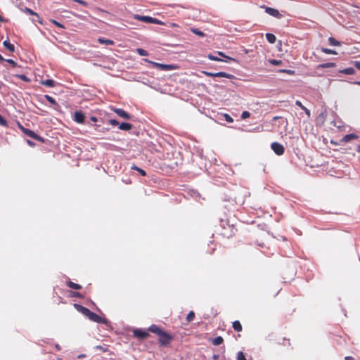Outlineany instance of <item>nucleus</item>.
I'll use <instances>...</instances> for the list:
<instances>
[{
    "label": "nucleus",
    "instance_id": "1",
    "mask_svg": "<svg viewBox=\"0 0 360 360\" xmlns=\"http://www.w3.org/2000/svg\"><path fill=\"white\" fill-rule=\"evenodd\" d=\"M148 330L159 336L158 342L162 346L168 345L173 340L172 335L165 331L157 325H151L148 328Z\"/></svg>",
    "mask_w": 360,
    "mask_h": 360
},
{
    "label": "nucleus",
    "instance_id": "2",
    "mask_svg": "<svg viewBox=\"0 0 360 360\" xmlns=\"http://www.w3.org/2000/svg\"><path fill=\"white\" fill-rule=\"evenodd\" d=\"M135 19H136L139 21H141V22H146V23H152V24H156V25H165V23L164 22H162L157 18H152L150 16L136 15H135Z\"/></svg>",
    "mask_w": 360,
    "mask_h": 360
},
{
    "label": "nucleus",
    "instance_id": "3",
    "mask_svg": "<svg viewBox=\"0 0 360 360\" xmlns=\"http://www.w3.org/2000/svg\"><path fill=\"white\" fill-rule=\"evenodd\" d=\"M203 73L208 77H225L228 79H232L234 77L233 75L226 73L225 72H210L204 71Z\"/></svg>",
    "mask_w": 360,
    "mask_h": 360
},
{
    "label": "nucleus",
    "instance_id": "4",
    "mask_svg": "<svg viewBox=\"0 0 360 360\" xmlns=\"http://www.w3.org/2000/svg\"><path fill=\"white\" fill-rule=\"evenodd\" d=\"M133 335L139 340H145L150 336V334L146 330L141 329H134L133 330Z\"/></svg>",
    "mask_w": 360,
    "mask_h": 360
},
{
    "label": "nucleus",
    "instance_id": "5",
    "mask_svg": "<svg viewBox=\"0 0 360 360\" xmlns=\"http://www.w3.org/2000/svg\"><path fill=\"white\" fill-rule=\"evenodd\" d=\"M262 8H264L265 9V12L273 17H275L276 18H281L283 16L278 11V10L276 8L267 7L265 6H262Z\"/></svg>",
    "mask_w": 360,
    "mask_h": 360
},
{
    "label": "nucleus",
    "instance_id": "6",
    "mask_svg": "<svg viewBox=\"0 0 360 360\" xmlns=\"http://www.w3.org/2000/svg\"><path fill=\"white\" fill-rule=\"evenodd\" d=\"M88 318L90 320H91L94 322L98 323H105L107 322V321L105 318L100 316L99 315L96 314L94 312H92L91 311L90 314H89Z\"/></svg>",
    "mask_w": 360,
    "mask_h": 360
},
{
    "label": "nucleus",
    "instance_id": "7",
    "mask_svg": "<svg viewBox=\"0 0 360 360\" xmlns=\"http://www.w3.org/2000/svg\"><path fill=\"white\" fill-rule=\"evenodd\" d=\"M271 148L274 150V152L278 155H281L284 153V147L279 143H272L271 145Z\"/></svg>",
    "mask_w": 360,
    "mask_h": 360
},
{
    "label": "nucleus",
    "instance_id": "8",
    "mask_svg": "<svg viewBox=\"0 0 360 360\" xmlns=\"http://www.w3.org/2000/svg\"><path fill=\"white\" fill-rule=\"evenodd\" d=\"M20 128L22 129V131L24 132V134H26L27 136H28L29 137H31L35 140L41 141H43V139L39 136L36 134L34 133V131H33L30 129H26L22 126H20Z\"/></svg>",
    "mask_w": 360,
    "mask_h": 360
},
{
    "label": "nucleus",
    "instance_id": "9",
    "mask_svg": "<svg viewBox=\"0 0 360 360\" xmlns=\"http://www.w3.org/2000/svg\"><path fill=\"white\" fill-rule=\"evenodd\" d=\"M85 116L84 114L81 111H75L73 115V120L77 123L82 124L84 122Z\"/></svg>",
    "mask_w": 360,
    "mask_h": 360
},
{
    "label": "nucleus",
    "instance_id": "10",
    "mask_svg": "<svg viewBox=\"0 0 360 360\" xmlns=\"http://www.w3.org/2000/svg\"><path fill=\"white\" fill-rule=\"evenodd\" d=\"M233 234V229L229 224H227V227L224 226L223 229L220 231V235L227 238L231 237Z\"/></svg>",
    "mask_w": 360,
    "mask_h": 360
},
{
    "label": "nucleus",
    "instance_id": "11",
    "mask_svg": "<svg viewBox=\"0 0 360 360\" xmlns=\"http://www.w3.org/2000/svg\"><path fill=\"white\" fill-rule=\"evenodd\" d=\"M113 111L120 117L125 119V120H129L131 117V115H129L128 112L124 111L123 109L121 108H114Z\"/></svg>",
    "mask_w": 360,
    "mask_h": 360
},
{
    "label": "nucleus",
    "instance_id": "12",
    "mask_svg": "<svg viewBox=\"0 0 360 360\" xmlns=\"http://www.w3.org/2000/svg\"><path fill=\"white\" fill-rule=\"evenodd\" d=\"M66 285L69 288H70L72 289H75V290H80L82 288L81 285L75 283H74V282H72V281H71L70 280L66 281Z\"/></svg>",
    "mask_w": 360,
    "mask_h": 360
},
{
    "label": "nucleus",
    "instance_id": "13",
    "mask_svg": "<svg viewBox=\"0 0 360 360\" xmlns=\"http://www.w3.org/2000/svg\"><path fill=\"white\" fill-rule=\"evenodd\" d=\"M119 129L123 131H129L132 129V125L129 123L122 122L119 124Z\"/></svg>",
    "mask_w": 360,
    "mask_h": 360
},
{
    "label": "nucleus",
    "instance_id": "14",
    "mask_svg": "<svg viewBox=\"0 0 360 360\" xmlns=\"http://www.w3.org/2000/svg\"><path fill=\"white\" fill-rule=\"evenodd\" d=\"M3 45L8 51H10L11 52H14L15 51V46H14V45L13 44H11L8 40H5L3 42Z\"/></svg>",
    "mask_w": 360,
    "mask_h": 360
},
{
    "label": "nucleus",
    "instance_id": "15",
    "mask_svg": "<svg viewBox=\"0 0 360 360\" xmlns=\"http://www.w3.org/2000/svg\"><path fill=\"white\" fill-rule=\"evenodd\" d=\"M41 84L48 87H53L55 86L56 82L53 79H46L42 80L41 82Z\"/></svg>",
    "mask_w": 360,
    "mask_h": 360
},
{
    "label": "nucleus",
    "instance_id": "16",
    "mask_svg": "<svg viewBox=\"0 0 360 360\" xmlns=\"http://www.w3.org/2000/svg\"><path fill=\"white\" fill-rule=\"evenodd\" d=\"M232 327L237 332H240L243 330V327L239 321H233Z\"/></svg>",
    "mask_w": 360,
    "mask_h": 360
},
{
    "label": "nucleus",
    "instance_id": "17",
    "mask_svg": "<svg viewBox=\"0 0 360 360\" xmlns=\"http://www.w3.org/2000/svg\"><path fill=\"white\" fill-rule=\"evenodd\" d=\"M266 40L270 43V44H274L276 42V37L274 34H271V33H266Z\"/></svg>",
    "mask_w": 360,
    "mask_h": 360
},
{
    "label": "nucleus",
    "instance_id": "18",
    "mask_svg": "<svg viewBox=\"0 0 360 360\" xmlns=\"http://www.w3.org/2000/svg\"><path fill=\"white\" fill-rule=\"evenodd\" d=\"M340 73L352 75L355 73V70L353 68H347L340 71Z\"/></svg>",
    "mask_w": 360,
    "mask_h": 360
},
{
    "label": "nucleus",
    "instance_id": "19",
    "mask_svg": "<svg viewBox=\"0 0 360 360\" xmlns=\"http://www.w3.org/2000/svg\"><path fill=\"white\" fill-rule=\"evenodd\" d=\"M98 41H99L100 44H105V45H113L114 44V41L111 39H106L101 37L98 39Z\"/></svg>",
    "mask_w": 360,
    "mask_h": 360
},
{
    "label": "nucleus",
    "instance_id": "20",
    "mask_svg": "<svg viewBox=\"0 0 360 360\" xmlns=\"http://www.w3.org/2000/svg\"><path fill=\"white\" fill-rule=\"evenodd\" d=\"M224 342V339L221 336H218V337H216L214 338L212 340V343L214 345H219L221 344H222Z\"/></svg>",
    "mask_w": 360,
    "mask_h": 360
},
{
    "label": "nucleus",
    "instance_id": "21",
    "mask_svg": "<svg viewBox=\"0 0 360 360\" xmlns=\"http://www.w3.org/2000/svg\"><path fill=\"white\" fill-rule=\"evenodd\" d=\"M357 137L358 136L356 134H347V135H345L344 136L343 140L347 142V141H351L352 139H357Z\"/></svg>",
    "mask_w": 360,
    "mask_h": 360
},
{
    "label": "nucleus",
    "instance_id": "22",
    "mask_svg": "<svg viewBox=\"0 0 360 360\" xmlns=\"http://www.w3.org/2000/svg\"><path fill=\"white\" fill-rule=\"evenodd\" d=\"M335 66V64L334 63H326L320 64L319 67L321 68H333Z\"/></svg>",
    "mask_w": 360,
    "mask_h": 360
},
{
    "label": "nucleus",
    "instance_id": "23",
    "mask_svg": "<svg viewBox=\"0 0 360 360\" xmlns=\"http://www.w3.org/2000/svg\"><path fill=\"white\" fill-rule=\"evenodd\" d=\"M174 69V66L173 65H167V64H162V68H161V70H165V71L172 70Z\"/></svg>",
    "mask_w": 360,
    "mask_h": 360
},
{
    "label": "nucleus",
    "instance_id": "24",
    "mask_svg": "<svg viewBox=\"0 0 360 360\" xmlns=\"http://www.w3.org/2000/svg\"><path fill=\"white\" fill-rule=\"evenodd\" d=\"M328 42L331 46H339L340 44V43L333 37H329Z\"/></svg>",
    "mask_w": 360,
    "mask_h": 360
},
{
    "label": "nucleus",
    "instance_id": "25",
    "mask_svg": "<svg viewBox=\"0 0 360 360\" xmlns=\"http://www.w3.org/2000/svg\"><path fill=\"white\" fill-rule=\"evenodd\" d=\"M191 31L193 33H194V34H197V35H198V36H200V37H204V36H205V34H204L202 31L199 30H198V29H197V28L191 27Z\"/></svg>",
    "mask_w": 360,
    "mask_h": 360
},
{
    "label": "nucleus",
    "instance_id": "26",
    "mask_svg": "<svg viewBox=\"0 0 360 360\" xmlns=\"http://www.w3.org/2000/svg\"><path fill=\"white\" fill-rule=\"evenodd\" d=\"M14 77H18L20 79H22V81L25 82H30V79L28 78L26 75H13Z\"/></svg>",
    "mask_w": 360,
    "mask_h": 360
},
{
    "label": "nucleus",
    "instance_id": "27",
    "mask_svg": "<svg viewBox=\"0 0 360 360\" xmlns=\"http://www.w3.org/2000/svg\"><path fill=\"white\" fill-rule=\"evenodd\" d=\"M69 296L70 297L83 298V295L81 293H79L78 292H75V291H70V294H69Z\"/></svg>",
    "mask_w": 360,
    "mask_h": 360
},
{
    "label": "nucleus",
    "instance_id": "28",
    "mask_svg": "<svg viewBox=\"0 0 360 360\" xmlns=\"http://www.w3.org/2000/svg\"><path fill=\"white\" fill-rule=\"evenodd\" d=\"M144 60L146 62H147V63H149L152 64L153 67L158 68L160 70H161L162 63H156V62H153V61L149 60L148 59H144Z\"/></svg>",
    "mask_w": 360,
    "mask_h": 360
},
{
    "label": "nucleus",
    "instance_id": "29",
    "mask_svg": "<svg viewBox=\"0 0 360 360\" xmlns=\"http://www.w3.org/2000/svg\"><path fill=\"white\" fill-rule=\"evenodd\" d=\"M136 52L139 53V55H140L141 56H146L148 55V53L147 51H146L143 49H141V48L137 49Z\"/></svg>",
    "mask_w": 360,
    "mask_h": 360
},
{
    "label": "nucleus",
    "instance_id": "30",
    "mask_svg": "<svg viewBox=\"0 0 360 360\" xmlns=\"http://www.w3.org/2000/svg\"><path fill=\"white\" fill-rule=\"evenodd\" d=\"M131 169L137 170L140 173V174L143 176H145L146 175V173L143 169L139 168L138 167H136L135 165L131 167Z\"/></svg>",
    "mask_w": 360,
    "mask_h": 360
},
{
    "label": "nucleus",
    "instance_id": "31",
    "mask_svg": "<svg viewBox=\"0 0 360 360\" xmlns=\"http://www.w3.org/2000/svg\"><path fill=\"white\" fill-rule=\"evenodd\" d=\"M194 317H195V313L193 311H191L186 316V321L188 322H191L193 320Z\"/></svg>",
    "mask_w": 360,
    "mask_h": 360
},
{
    "label": "nucleus",
    "instance_id": "32",
    "mask_svg": "<svg viewBox=\"0 0 360 360\" xmlns=\"http://www.w3.org/2000/svg\"><path fill=\"white\" fill-rule=\"evenodd\" d=\"M321 51L326 54H335L336 51L327 48H321Z\"/></svg>",
    "mask_w": 360,
    "mask_h": 360
},
{
    "label": "nucleus",
    "instance_id": "33",
    "mask_svg": "<svg viewBox=\"0 0 360 360\" xmlns=\"http://www.w3.org/2000/svg\"><path fill=\"white\" fill-rule=\"evenodd\" d=\"M44 97L51 104H54V105L57 104L56 100L53 97H51L49 95H45Z\"/></svg>",
    "mask_w": 360,
    "mask_h": 360
},
{
    "label": "nucleus",
    "instance_id": "34",
    "mask_svg": "<svg viewBox=\"0 0 360 360\" xmlns=\"http://www.w3.org/2000/svg\"><path fill=\"white\" fill-rule=\"evenodd\" d=\"M0 125L3 127H7L8 126V122L6 119H4L1 115H0Z\"/></svg>",
    "mask_w": 360,
    "mask_h": 360
},
{
    "label": "nucleus",
    "instance_id": "35",
    "mask_svg": "<svg viewBox=\"0 0 360 360\" xmlns=\"http://www.w3.org/2000/svg\"><path fill=\"white\" fill-rule=\"evenodd\" d=\"M224 120L229 123H232L233 122V119L229 114H224Z\"/></svg>",
    "mask_w": 360,
    "mask_h": 360
},
{
    "label": "nucleus",
    "instance_id": "36",
    "mask_svg": "<svg viewBox=\"0 0 360 360\" xmlns=\"http://www.w3.org/2000/svg\"><path fill=\"white\" fill-rule=\"evenodd\" d=\"M90 312H91V311L85 307H84L81 311V313L87 317H88L89 314H90Z\"/></svg>",
    "mask_w": 360,
    "mask_h": 360
},
{
    "label": "nucleus",
    "instance_id": "37",
    "mask_svg": "<svg viewBox=\"0 0 360 360\" xmlns=\"http://www.w3.org/2000/svg\"><path fill=\"white\" fill-rule=\"evenodd\" d=\"M237 360H247L243 352H239L237 354Z\"/></svg>",
    "mask_w": 360,
    "mask_h": 360
},
{
    "label": "nucleus",
    "instance_id": "38",
    "mask_svg": "<svg viewBox=\"0 0 360 360\" xmlns=\"http://www.w3.org/2000/svg\"><path fill=\"white\" fill-rule=\"evenodd\" d=\"M208 58L210 59L211 60H214V61H222L223 60L219 58L218 57L213 56L212 54L208 55Z\"/></svg>",
    "mask_w": 360,
    "mask_h": 360
},
{
    "label": "nucleus",
    "instance_id": "39",
    "mask_svg": "<svg viewBox=\"0 0 360 360\" xmlns=\"http://www.w3.org/2000/svg\"><path fill=\"white\" fill-rule=\"evenodd\" d=\"M250 116V113L248 111H243L241 114L242 119L248 118Z\"/></svg>",
    "mask_w": 360,
    "mask_h": 360
},
{
    "label": "nucleus",
    "instance_id": "40",
    "mask_svg": "<svg viewBox=\"0 0 360 360\" xmlns=\"http://www.w3.org/2000/svg\"><path fill=\"white\" fill-rule=\"evenodd\" d=\"M96 348L97 349L101 350V352H107L108 351V348L103 347V346H101V345H98V346H96Z\"/></svg>",
    "mask_w": 360,
    "mask_h": 360
},
{
    "label": "nucleus",
    "instance_id": "41",
    "mask_svg": "<svg viewBox=\"0 0 360 360\" xmlns=\"http://www.w3.org/2000/svg\"><path fill=\"white\" fill-rule=\"evenodd\" d=\"M4 61H6L7 63H10L13 67H16L17 66V63L13 60H12V59H5Z\"/></svg>",
    "mask_w": 360,
    "mask_h": 360
},
{
    "label": "nucleus",
    "instance_id": "42",
    "mask_svg": "<svg viewBox=\"0 0 360 360\" xmlns=\"http://www.w3.org/2000/svg\"><path fill=\"white\" fill-rule=\"evenodd\" d=\"M270 63L274 65H278L281 63V61L273 59L270 60Z\"/></svg>",
    "mask_w": 360,
    "mask_h": 360
},
{
    "label": "nucleus",
    "instance_id": "43",
    "mask_svg": "<svg viewBox=\"0 0 360 360\" xmlns=\"http://www.w3.org/2000/svg\"><path fill=\"white\" fill-rule=\"evenodd\" d=\"M108 122L113 126H116V125L119 124V122L116 120H114V119L109 120Z\"/></svg>",
    "mask_w": 360,
    "mask_h": 360
},
{
    "label": "nucleus",
    "instance_id": "44",
    "mask_svg": "<svg viewBox=\"0 0 360 360\" xmlns=\"http://www.w3.org/2000/svg\"><path fill=\"white\" fill-rule=\"evenodd\" d=\"M74 307L79 312H81L82 309L84 307L82 305L79 304H74Z\"/></svg>",
    "mask_w": 360,
    "mask_h": 360
},
{
    "label": "nucleus",
    "instance_id": "45",
    "mask_svg": "<svg viewBox=\"0 0 360 360\" xmlns=\"http://www.w3.org/2000/svg\"><path fill=\"white\" fill-rule=\"evenodd\" d=\"M52 22H53V24H55L57 27H60V28H64V26H63L61 23H60V22H57L56 20H52Z\"/></svg>",
    "mask_w": 360,
    "mask_h": 360
},
{
    "label": "nucleus",
    "instance_id": "46",
    "mask_svg": "<svg viewBox=\"0 0 360 360\" xmlns=\"http://www.w3.org/2000/svg\"><path fill=\"white\" fill-rule=\"evenodd\" d=\"M218 54H219V56H223V57H224V58H226L229 59V60H235V59H233V58H231V57H229V56H225L222 52H220V51H219V52H218Z\"/></svg>",
    "mask_w": 360,
    "mask_h": 360
},
{
    "label": "nucleus",
    "instance_id": "47",
    "mask_svg": "<svg viewBox=\"0 0 360 360\" xmlns=\"http://www.w3.org/2000/svg\"><path fill=\"white\" fill-rule=\"evenodd\" d=\"M354 65L358 70H360V61H355Z\"/></svg>",
    "mask_w": 360,
    "mask_h": 360
},
{
    "label": "nucleus",
    "instance_id": "48",
    "mask_svg": "<svg viewBox=\"0 0 360 360\" xmlns=\"http://www.w3.org/2000/svg\"><path fill=\"white\" fill-rule=\"evenodd\" d=\"M74 1L81 4H83V5L86 4V3L85 1H84L83 0H74Z\"/></svg>",
    "mask_w": 360,
    "mask_h": 360
},
{
    "label": "nucleus",
    "instance_id": "49",
    "mask_svg": "<svg viewBox=\"0 0 360 360\" xmlns=\"http://www.w3.org/2000/svg\"><path fill=\"white\" fill-rule=\"evenodd\" d=\"M295 104H296V105H297L300 108L303 105L302 103L300 101H296Z\"/></svg>",
    "mask_w": 360,
    "mask_h": 360
},
{
    "label": "nucleus",
    "instance_id": "50",
    "mask_svg": "<svg viewBox=\"0 0 360 360\" xmlns=\"http://www.w3.org/2000/svg\"><path fill=\"white\" fill-rule=\"evenodd\" d=\"M345 360H354V359L351 356H347L345 357Z\"/></svg>",
    "mask_w": 360,
    "mask_h": 360
},
{
    "label": "nucleus",
    "instance_id": "51",
    "mask_svg": "<svg viewBox=\"0 0 360 360\" xmlns=\"http://www.w3.org/2000/svg\"><path fill=\"white\" fill-rule=\"evenodd\" d=\"M55 348L57 351H60L61 349L60 346L58 344L55 345Z\"/></svg>",
    "mask_w": 360,
    "mask_h": 360
},
{
    "label": "nucleus",
    "instance_id": "52",
    "mask_svg": "<svg viewBox=\"0 0 360 360\" xmlns=\"http://www.w3.org/2000/svg\"><path fill=\"white\" fill-rule=\"evenodd\" d=\"M90 120L92 121V122H96L97 121V118L94 116H92L90 117Z\"/></svg>",
    "mask_w": 360,
    "mask_h": 360
},
{
    "label": "nucleus",
    "instance_id": "53",
    "mask_svg": "<svg viewBox=\"0 0 360 360\" xmlns=\"http://www.w3.org/2000/svg\"><path fill=\"white\" fill-rule=\"evenodd\" d=\"M212 359H213L214 360H218V359H219V355H217V354H214V355L212 356Z\"/></svg>",
    "mask_w": 360,
    "mask_h": 360
},
{
    "label": "nucleus",
    "instance_id": "54",
    "mask_svg": "<svg viewBox=\"0 0 360 360\" xmlns=\"http://www.w3.org/2000/svg\"><path fill=\"white\" fill-rule=\"evenodd\" d=\"M305 113L306 115L308 116V117H310V110L309 109H307L305 111Z\"/></svg>",
    "mask_w": 360,
    "mask_h": 360
},
{
    "label": "nucleus",
    "instance_id": "55",
    "mask_svg": "<svg viewBox=\"0 0 360 360\" xmlns=\"http://www.w3.org/2000/svg\"><path fill=\"white\" fill-rule=\"evenodd\" d=\"M170 26L172 27H177V24L174 23V22H171L170 24Z\"/></svg>",
    "mask_w": 360,
    "mask_h": 360
},
{
    "label": "nucleus",
    "instance_id": "56",
    "mask_svg": "<svg viewBox=\"0 0 360 360\" xmlns=\"http://www.w3.org/2000/svg\"><path fill=\"white\" fill-rule=\"evenodd\" d=\"M281 118V117H279V116H275L273 117V120H277L278 119Z\"/></svg>",
    "mask_w": 360,
    "mask_h": 360
},
{
    "label": "nucleus",
    "instance_id": "57",
    "mask_svg": "<svg viewBox=\"0 0 360 360\" xmlns=\"http://www.w3.org/2000/svg\"><path fill=\"white\" fill-rule=\"evenodd\" d=\"M86 355L85 354H80L77 356L78 359H81V358H83Z\"/></svg>",
    "mask_w": 360,
    "mask_h": 360
},
{
    "label": "nucleus",
    "instance_id": "58",
    "mask_svg": "<svg viewBox=\"0 0 360 360\" xmlns=\"http://www.w3.org/2000/svg\"><path fill=\"white\" fill-rule=\"evenodd\" d=\"M27 143H28L29 145H31V146H32V145H33V143H32L31 141H30V140H27Z\"/></svg>",
    "mask_w": 360,
    "mask_h": 360
},
{
    "label": "nucleus",
    "instance_id": "59",
    "mask_svg": "<svg viewBox=\"0 0 360 360\" xmlns=\"http://www.w3.org/2000/svg\"><path fill=\"white\" fill-rule=\"evenodd\" d=\"M4 60H5V59L0 54V62L4 61Z\"/></svg>",
    "mask_w": 360,
    "mask_h": 360
},
{
    "label": "nucleus",
    "instance_id": "60",
    "mask_svg": "<svg viewBox=\"0 0 360 360\" xmlns=\"http://www.w3.org/2000/svg\"><path fill=\"white\" fill-rule=\"evenodd\" d=\"M301 109H302L304 111H305L307 108L305 106L302 105L301 107Z\"/></svg>",
    "mask_w": 360,
    "mask_h": 360
},
{
    "label": "nucleus",
    "instance_id": "61",
    "mask_svg": "<svg viewBox=\"0 0 360 360\" xmlns=\"http://www.w3.org/2000/svg\"><path fill=\"white\" fill-rule=\"evenodd\" d=\"M301 109H302L304 111H305L307 108L305 106L302 105L301 107Z\"/></svg>",
    "mask_w": 360,
    "mask_h": 360
},
{
    "label": "nucleus",
    "instance_id": "62",
    "mask_svg": "<svg viewBox=\"0 0 360 360\" xmlns=\"http://www.w3.org/2000/svg\"><path fill=\"white\" fill-rule=\"evenodd\" d=\"M27 11L28 13H32H32H33L30 9H29V8H27Z\"/></svg>",
    "mask_w": 360,
    "mask_h": 360
},
{
    "label": "nucleus",
    "instance_id": "63",
    "mask_svg": "<svg viewBox=\"0 0 360 360\" xmlns=\"http://www.w3.org/2000/svg\"><path fill=\"white\" fill-rule=\"evenodd\" d=\"M357 151H358L359 153H360V145H359V146H358V148H357Z\"/></svg>",
    "mask_w": 360,
    "mask_h": 360
},
{
    "label": "nucleus",
    "instance_id": "64",
    "mask_svg": "<svg viewBox=\"0 0 360 360\" xmlns=\"http://www.w3.org/2000/svg\"><path fill=\"white\" fill-rule=\"evenodd\" d=\"M354 84H357V85H360V82H355Z\"/></svg>",
    "mask_w": 360,
    "mask_h": 360
}]
</instances>
